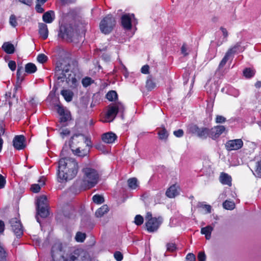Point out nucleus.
Listing matches in <instances>:
<instances>
[{
  "mask_svg": "<svg viewBox=\"0 0 261 261\" xmlns=\"http://www.w3.org/2000/svg\"><path fill=\"white\" fill-rule=\"evenodd\" d=\"M245 50V46L242 45V42H237L235 45L230 48L227 52L229 53L231 56L236 53L243 52Z\"/></svg>",
  "mask_w": 261,
  "mask_h": 261,
  "instance_id": "nucleus-18",
  "label": "nucleus"
},
{
  "mask_svg": "<svg viewBox=\"0 0 261 261\" xmlns=\"http://www.w3.org/2000/svg\"><path fill=\"white\" fill-rule=\"evenodd\" d=\"M226 121V118L221 115H217L216 118V122L217 123H222Z\"/></svg>",
  "mask_w": 261,
  "mask_h": 261,
  "instance_id": "nucleus-49",
  "label": "nucleus"
},
{
  "mask_svg": "<svg viewBox=\"0 0 261 261\" xmlns=\"http://www.w3.org/2000/svg\"><path fill=\"white\" fill-rule=\"evenodd\" d=\"M197 257L199 261H204L206 258V256L203 252H199Z\"/></svg>",
  "mask_w": 261,
  "mask_h": 261,
  "instance_id": "nucleus-52",
  "label": "nucleus"
},
{
  "mask_svg": "<svg viewBox=\"0 0 261 261\" xmlns=\"http://www.w3.org/2000/svg\"><path fill=\"white\" fill-rule=\"evenodd\" d=\"M214 228L211 225H207L206 227H202L201 229V233L205 235L206 240H210L211 238V233Z\"/></svg>",
  "mask_w": 261,
  "mask_h": 261,
  "instance_id": "nucleus-26",
  "label": "nucleus"
},
{
  "mask_svg": "<svg viewBox=\"0 0 261 261\" xmlns=\"http://www.w3.org/2000/svg\"><path fill=\"white\" fill-rule=\"evenodd\" d=\"M254 174L258 177H261V160L256 163V169Z\"/></svg>",
  "mask_w": 261,
  "mask_h": 261,
  "instance_id": "nucleus-41",
  "label": "nucleus"
},
{
  "mask_svg": "<svg viewBox=\"0 0 261 261\" xmlns=\"http://www.w3.org/2000/svg\"><path fill=\"white\" fill-rule=\"evenodd\" d=\"M12 231L17 237H21L23 234V229L21 224L16 218H12L10 220Z\"/></svg>",
  "mask_w": 261,
  "mask_h": 261,
  "instance_id": "nucleus-9",
  "label": "nucleus"
},
{
  "mask_svg": "<svg viewBox=\"0 0 261 261\" xmlns=\"http://www.w3.org/2000/svg\"><path fill=\"white\" fill-rule=\"evenodd\" d=\"M188 131L202 139H205L208 137H210V129L207 127H199L196 125L191 124L188 127Z\"/></svg>",
  "mask_w": 261,
  "mask_h": 261,
  "instance_id": "nucleus-6",
  "label": "nucleus"
},
{
  "mask_svg": "<svg viewBox=\"0 0 261 261\" xmlns=\"http://www.w3.org/2000/svg\"><path fill=\"white\" fill-rule=\"evenodd\" d=\"M177 188L178 187L175 185H173L170 187L166 192V196L169 198H172L178 195L179 194V192Z\"/></svg>",
  "mask_w": 261,
  "mask_h": 261,
  "instance_id": "nucleus-20",
  "label": "nucleus"
},
{
  "mask_svg": "<svg viewBox=\"0 0 261 261\" xmlns=\"http://www.w3.org/2000/svg\"><path fill=\"white\" fill-rule=\"evenodd\" d=\"M38 28L40 37L43 40L46 39L48 36V30L47 25L44 23H39Z\"/></svg>",
  "mask_w": 261,
  "mask_h": 261,
  "instance_id": "nucleus-17",
  "label": "nucleus"
},
{
  "mask_svg": "<svg viewBox=\"0 0 261 261\" xmlns=\"http://www.w3.org/2000/svg\"><path fill=\"white\" fill-rule=\"evenodd\" d=\"M8 66L11 70L14 71L16 69L15 62L14 61H9L8 63Z\"/></svg>",
  "mask_w": 261,
  "mask_h": 261,
  "instance_id": "nucleus-54",
  "label": "nucleus"
},
{
  "mask_svg": "<svg viewBox=\"0 0 261 261\" xmlns=\"http://www.w3.org/2000/svg\"><path fill=\"white\" fill-rule=\"evenodd\" d=\"M55 77L56 84L55 88L57 89L58 86H61V83L65 82L71 87H75L77 80L75 73L70 70V65L69 64H58L55 68Z\"/></svg>",
  "mask_w": 261,
  "mask_h": 261,
  "instance_id": "nucleus-1",
  "label": "nucleus"
},
{
  "mask_svg": "<svg viewBox=\"0 0 261 261\" xmlns=\"http://www.w3.org/2000/svg\"><path fill=\"white\" fill-rule=\"evenodd\" d=\"M220 30H221L223 35L224 36V38L225 39V40H224L223 41H226V38L227 37V36L228 35V32H227L226 29L223 27H221Z\"/></svg>",
  "mask_w": 261,
  "mask_h": 261,
  "instance_id": "nucleus-58",
  "label": "nucleus"
},
{
  "mask_svg": "<svg viewBox=\"0 0 261 261\" xmlns=\"http://www.w3.org/2000/svg\"><path fill=\"white\" fill-rule=\"evenodd\" d=\"M9 23L13 28H15L17 25V21L16 17L15 15L12 14L9 18Z\"/></svg>",
  "mask_w": 261,
  "mask_h": 261,
  "instance_id": "nucleus-43",
  "label": "nucleus"
},
{
  "mask_svg": "<svg viewBox=\"0 0 261 261\" xmlns=\"http://www.w3.org/2000/svg\"><path fill=\"white\" fill-rule=\"evenodd\" d=\"M83 173L82 187L85 189H90L94 187L99 179V174L95 169L86 167L82 169Z\"/></svg>",
  "mask_w": 261,
  "mask_h": 261,
  "instance_id": "nucleus-4",
  "label": "nucleus"
},
{
  "mask_svg": "<svg viewBox=\"0 0 261 261\" xmlns=\"http://www.w3.org/2000/svg\"><path fill=\"white\" fill-rule=\"evenodd\" d=\"M231 56V55L229 54V53H228L227 51L225 54V55L220 62L219 65V68H221L224 67V66L226 64L227 62L228 61L229 57Z\"/></svg>",
  "mask_w": 261,
  "mask_h": 261,
  "instance_id": "nucleus-39",
  "label": "nucleus"
},
{
  "mask_svg": "<svg viewBox=\"0 0 261 261\" xmlns=\"http://www.w3.org/2000/svg\"><path fill=\"white\" fill-rule=\"evenodd\" d=\"M135 19L134 14H126L121 17V24L123 28L126 30H129L132 28V19Z\"/></svg>",
  "mask_w": 261,
  "mask_h": 261,
  "instance_id": "nucleus-12",
  "label": "nucleus"
},
{
  "mask_svg": "<svg viewBox=\"0 0 261 261\" xmlns=\"http://www.w3.org/2000/svg\"><path fill=\"white\" fill-rule=\"evenodd\" d=\"M127 184L129 188L135 190L139 187V183L136 177L130 178L127 180Z\"/></svg>",
  "mask_w": 261,
  "mask_h": 261,
  "instance_id": "nucleus-30",
  "label": "nucleus"
},
{
  "mask_svg": "<svg viewBox=\"0 0 261 261\" xmlns=\"http://www.w3.org/2000/svg\"><path fill=\"white\" fill-rule=\"evenodd\" d=\"M55 13L53 11H49L44 13L42 16L43 21L46 23H51L55 19Z\"/></svg>",
  "mask_w": 261,
  "mask_h": 261,
  "instance_id": "nucleus-22",
  "label": "nucleus"
},
{
  "mask_svg": "<svg viewBox=\"0 0 261 261\" xmlns=\"http://www.w3.org/2000/svg\"><path fill=\"white\" fill-rule=\"evenodd\" d=\"M6 183L5 178L1 174H0V189L5 187Z\"/></svg>",
  "mask_w": 261,
  "mask_h": 261,
  "instance_id": "nucleus-51",
  "label": "nucleus"
},
{
  "mask_svg": "<svg viewBox=\"0 0 261 261\" xmlns=\"http://www.w3.org/2000/svg\"><path fill=\"white\" fill-rule=\"evenodd\" d=\"M86 235L85 233L77 232L76 234L75 239L78 242H83L86 239Z\"/></svg>",
  "mask_w": 261,
  "mask_h": 261,
  "instance_id": "nucleus-40",
  "label": "nucleus"
},
{
  "mask_svg": "<svg viewBox=\"0 0 261 261\" xmlns=\"http://www.w3.org/2000/svg\"><path fill=\"white\" fill-rule=\"evenodd\" d=\"M47 59V57L43 54H39L37 56V61L40 63L46 62Z\"/></svg>",
  "mask_w": 261,
  "mask_h": 261,
  "instance_id": "nucleus-44",
  "label": "nucleus"
},
{
  "mask_svg": "<svg viewBox=\"0 0 261 261\" xmlns=\"http://www.w3.org/2000/svg\"><path fill=\"white\" fill-rule=\"evenodd\" d=\"M163 222V219L161 217L153 218L146 222L145 225L148 231L153 232L156 231Z\"/></svg>",
  "mask_w": 261,
  "mask_h": 261,
  "instance_id": "nucleus-8",
  "label": "nucleus"
},
{
  "mask_svg": "<svg viewBox=\"0 0 261 261\" xmlns=\"http://www.w3.org/2000/svg\"><path fill=\"white\" fill-rule=\"evenodd\" d=\"M19 1L29 6H31L32 4V0H19Z\"/></svg>",
  "mask_w": 261,
  "mask_h": 261,
  "instance_id": "nucleus-61",
  "label": "nucleus"
},
{
  "mask_svg": "<svg viewBox=\"0 0 261 261\" xmlns=\"http://www.w3.org/2000/svg\"><path fill=\"white\" fill-rule=\"evenodd\" d=\"M106 98L109 101H114L118 98L117 93L116 91L112 90L109 91L106 95Z\"/></svg>",
  "mask_w": 261,
  "mask_h": 261,
  "instance_id": "nucleus-35",
  "label": "nucleus"
},
{
  "mask_svg": "<svg viewBox=\"0 0 261 261\" xmlns=\"http://www.w3.org/2000/svg\"><path fill=\"white\" fill-rule=\"evenodd\" d=\"M78 138L79 140L84 142L86 144V147H87V149L90 148V147H92V143L91 142L90 139H89L88 137H86L83 134H74L72 137H71V144L70 146H71V144H74V142L73 140H75V139Z\"/></svg>",
  "mask_w": 261,
  "mask_h": 261,
  "instance_id": "nucleus-14",
  "label": "nucleus"
},
{
  "mask_svg": "<svg viewBox=\"0 0 261 261\" xmlns=\"http://www.w3.org/2000/svg\"><path fill=\"white\" fill-rule=\"evenodd\" d=\"M61 94L67 102H70L72 100L74 95L73 92L68 89L62 90L61 91Z\"/></svg>",
  "mask_w": 261,
  "mask_h": 261,
  "instance_id": "nucleus-24",
  "label": "nucleus"
},
{
  "mask_svg": "<svg viewBox=\"0 0 261 261\" xmlns=\"http://www.w3.org/2000/svg\"><path fill=\"white\" fill-rule=\"evenodd\" d=\"M7 253L3 246L0 242V261H7Z\"/></svg>",
  "mask_w": 261,
  "mask_h": 261,
  "instance_id": "nucleus-33",
  "label": "nucleus"
},
{
  "mask_svg": "<svg viewBox=\"0 0 261 261\" xmlns=\"http://www.w3.org/2000/svg\"><path fill=\"white\" fill-rule=\"evenodd\" d=\"M73 151L76 155L79 156H84L88 153L89 149H81L80 147H78Z\"/></svg>",
  "mask_w": 261,
  "mask_h": 261,
  "instance_id": "nucleus-34",
  "label": "nucleus"
},
{
  "mask_svg": "<svg viewBox=\"0 0 261 261\" xmlns=\"http://www.w3.org/2000/svg\"><path fill=\"white\" fill-rule=\"evenodd\" d=\"M167 251L171 252L175 251L177 249L176 245L174 243H168L166 244Z\"/></svg>",
  "mask_w": 261,
  "mask_h": 261,
  "instance_id": "nucleus-42",
  "label": "nucleus"
},
{
  "mask_svg": "<svg viewBox=\"0 0 261 261\" xmlns=\"http://www.w3.org/2000/svg\"><path fill=\"white\" fill-rule=\"evenodd\" d=\"M115 107H116V108L117 109V110L118 112H123L124 110V106L123 105L120 103V102H118L117 103H116L115 105Z\"/></svg>",
  "mask_w": 261,
  "mask_h": 261,
  "instance_id": "nucleus-50",
  "label": "nucleus"
},
{
  "mask_svg": "<svg viewBox=\"0 0 261 261\" xmlns=\"http://www.w3.org/2000/svg\"><path fill=\"white\" fill-rule=\"evenodd\" d=\"M36 10L38 13H42L44 12V9L41 7L40 4H37L36 6Z\"/></svg>",
  "mask_w": 261,
  "mask_h": 261,
  "instance_id": "nucleus-60",
  "label": "nucleus"
},
{
  "mask_svg": "<svg viewBox=\"0 0 261 261\" xmlns=\"http://www.w3.org/2000/svg\"><path fill=\"white\" fill-rule=\"evenodd\" d=\"M69 134L70 131L67 128L62 129V131L60 132V135L62 136V138H64V137L69 135Z\"/></svg>",
  "mask_w": 261,
  "mask_h": 261,
  "instance_id": "nucleus-56",
  "label": "nucleus"
},
{
  "mask_svg": "<svg viewBox=\"0 0 261 261\" xmlns=\"http://www.w3.org/2000/svg\"><path fill=\"white\" fill-rule=\"evenodd\" d=\"M92 199L94 203L98 204H101L105 201L103 197L98 194L94 195L92 197Z\"/></svg>",
  "mask_w": 261,
  "mask_h": 261,
  "instance_id": "nucleus-38",
  "label": "nucleus"
},
{
  "mask_svg": "<svg viewBox=\"0 0 261 261\" xmlns=\"http://www.w3.org/2000/svg\"><path fill=\"white\" fill-rule=\"evenodd\" d=\"M117 136L112 132L105 133L101 136V139L106 143L111 144L117 139Z\"/></svg>",
  "mask_w": 261,
  "mask_h": 261,
  "instance_id": "nucleus-16",
  "label": "nucleus"
},
{
  "mask_svg": "<svg viewBox=\"0 0 261 261\" xmlns=\"http://www.w3.org/2000/svg\"><path fill=\"white\" fill-rule=\"evenodd\" d=\"M37 215L36 216V218L37 222L40 223L38 215L41 218H46L49 214L47 206L37 207Z\"/></svg>",
  "mask_w": 261,
  "mask_h": 261,
  "instance_id": "nucleus-19",
  "label": "nucleus"
},
{
  "mask_svg": "<svg viewBox=\"0 0 261 261\" xmlns=\"http://www.w3.org/2000/svg\"><path fill=\"white\" fill-rule=\"evenodd\" d=\"M109 210V209L107 205H103L96 211L95 216L97 218H100L107 213Z\"/></svg>",
  "mask_w": 261,
  "mask_h": 261,
  "instance_id": "nucleus-28",
  "label": "nucleus"
},
{
  "mask_svg": "<svg viewBox=\"0 0 261 261\" xmlns=\"http://www.w3.org/2000/svg\"><path fill=\"white\" fill-rule=\"evenodd\" d=\"M116 25V20L112 14H108L100 21L99 28L100 31L105 34H109L113 30Z\"/></svg>",
  "mask_w": 261,
  "mask_h": 261,
  "instance_id": "nucleus-5",
  "label": "nucleus"
},
{
  "mask_svg": "<svg viewBox=\"0 0 261 261\" xmlns=\"http://www.w3.org/2000/svg\"><path fill=\"white\" fill-rule=\"evenodd\" d=\"M74 29L71 25L68 24L61 25L58 34L59 37L67 41H72Z\"/></svg>",
  "mask_w": 261,
  "mask_h": 261,
  "instance_id": "nucleus-7",
  "label": "nucleus"
},
{
  "mask_svg": "<svg viewBox=\"0 0 261 261\" xmlns=\"http://www.w3.org/2000/svg\"><path fill=\"white\" fill-rule=\"evenodd\" d=\"M42 206H48L47 198L44 195H42L39 197L37 201V207Z\"/></svg>",
  "mask_w": 261,
  "mask_h": 261,
  "instance_id": "nucleus-31",
  "label": "nucleus"
},
{
  "mask_svg": "<svg viewBox=\"0 0 261 261\" xmlns=\"http://www.w3.org/2000/svg\"><path fill=\"white\" fill-rule=\"evenodd\" d=\"M56 111L60 116V121L61 122H66L71 119V115L69 111L65 110L64 108L60 105H57L56 106Z\"/></svg>",
  "mask_w": 261,
  "mask_h": 261,
  "instance_id": "nucleus-11",
  "label": "nucleus"
},
{
  "mask_svg": "<svg viewBox=\"0 0 261 261\" xmlns=\"http://www.w3.org/2000/svg\"><path fill=\"white\" fill-rule=\"evenodd\" d=\"M187 261H195V256L193 253H188L186 256Z\"/></svg>",
  "mask_w": 261,
  "mask_h": 261,
  "instance_id": "nucleus-55",
  "label": "nucleus"
},
{
  "mask_svg": "<svg viewBox=\"0 0 261 261\" xmlns=\"http://www.w3.org/2000/svg\"><path fill=\"white\" fill-rule=\"evenodd\" d=\"M158 134L160 139L166 140L168 138L169 134L164 126L158 128Z\"/></svg>",
  "mask_w": 261,
  "mask_h": 261,
  "instance_id": "nucleus-29",
  "label": "nucleus"
},
{
  "mask_svg": "<svg viewBox=\"0 0 261 261\" xmlns=\"http://www.w3.org/2000/svg\"><path fill=\"white\" fill-rule=\"evenodd\" d=\"M225 130L223 125H218L210 129V138L215 139L218 138Z\"/></svg>",
  "mask_w": 261,
  "mask_h": 261,
  "instance_id": "nucleus-15",
  "label": "nucleus"
},
{
  "mask_svg": "<svg viewBox=\"0 0 261 261\" xmlns=\"http://www.w3.org/2000/svg\"><path fill=\"white\" fill-rule=\"evenodd\" d=\"M41 187L39 184H33L32 185L31 190L34 193H38L40 191Z\"/></svg>",
  "mask_w": 261,
  "mask_h": 261,
  "instance_id": "nucleus-47",
  "label": "nucleus"
},
{
  "mask_svg": "<svg viewBox=\"0 0 261 261\" xmlns=\"http://www.w3.org/2000/svg\"><path fill=\"white\" fill-rule=\"evenodd\" d=\"M143 221L144 219L142 216L140 215H137L136 216L134 222L137 225H141L143 224Z\"/></svg>",
  "mask_w": 261,
  "mask_h": 261,
  "instance_id": "nucleus-45",
  "label": "nucleus"
},
{
  "mask_svg": "<svg viewBox=\"0 0 261 261\" xmlns=\"http://www.w3.org/2000/svg\"><path fill=\"white\" fill-rule=\"evenodd\" d=\"M155 87L156 83L155 82V80L151 75L148 76L146 82V89L148 91H151L152 90L154 89Z\"/></svg>",
  "mask_w": 261,
  "mask_h": 261,
  "instance_id": "nucleus-25",
  "label": "nucleus"
},
{
  "mask_svg": "<svg viewBox=\"0 0 261 261\" xmlns=\"http://www.w3.org/2000/svg\"><path fill=\"white\" fill-rule=\"evenodd\" d=\"M2 49L7 54H12L14 53V45L10 42H5L2 47Z\"/></svg>",
  "mask_w": 261,
  "mask_h": 261,
  "instance_id": "nucleus-27",
  "label": "nucleus"
},
{
  "mask_svg": "<svg viewBox=\"0 0 261 261\" xmlns=\"http://www.w3.org/2000/svg\"><path fill=\"white\" fill-rule=\"evenodd\" d=\"M51 253L53 261H90L89 256L86 253H80L79 250L75 251L68 256H65L62 244L59 242L54 244Z\"/></svg>",
  "mask_w": 261,
  "mask_h": 261,
  "instance_id": "nucleus-3",
  "label": "nucleus"
},
{
  "mask_svg": "<svg viewBox=\"0 0 261 261\" xmlns=\"http://www.w3.org/2000/svg\"><path fill=\"white\" fill-rule=\"evenodd\" d=\"M187 45L185 44L182 45L181 48V51L182 54H183L185 56H187L188 53H187Z\"/></svg>",
  "mask_w": 261,
  "mask_h": 261,
  "instance_id": "nucleus-59",
  "label": "nucleus"
},
{
  "mask_svg": "<svg viewBox=\"0 0 261 261\" xmlns=\"http://www.w3.org/2000/svg\"><path fill=\"white\" fill-rule=\"evenodd\" d=\"M4 228H5L4 222L3 221L0 220V233H2L4 231Z\"/></svg>",
  "mask_w": 261,
  "mask_h": 261,
  "instance_id": "nucleus-64",
  "label": "nucleus"
},
{
  "mask_svg": "<svg viewBox=\"0 0 261 261\" xmlns=\"http://www.w3.org/2000/svg\"><path fill=\"white\" fill-rule=\"evenodd\" d=\"M114 256L117 261H121L123 259V255L119 251L115 252Z\"/></svg>",
  "mask_w": 261,
  "mask_h": 261,
  "instance_id": "nucleus-48",
  "label": "nucleus"
},
{
  "mask_svg": "<svg viewBox=\"0 0 261 261\" xmlns=\"http://www.w3.org/2000/svg\"><path fill=\"white\" fill-rule=\"evenodd\" d=\"M78 165L75 160L72 158H64L59 161L58 180L62 182L71 179L77 174Z\"/></svg>",
  "mask_w": 261,
  "mask_h": 261,
  "instance_id": "nucleus-2",
  "label": "nucleus"
},
{
  "mask_svg": "<svg viewBox=\"0 0 261 261\" xmlns=\"http://www.w3.org/2000/svg\"><path fill=\"white\" fill-rule=\"evenodd\" d=\"M36 70V66L32 63H29L25 66V71L28 73H33L35 72Z\"/></svg>",
  "mask_w": 261,
  "mask_h": 261,
  "instance_id": "nucleus-32",
  "label": "nucleus"
},
{
  "mask_svg": "<svg viewBox=\"0 0 261 261\" xmlns=\"http://www.w3.org/2000/svg\"><path fill=\"white\" fill-rule=\"evenodd\" d=\"M243 74L245 76L249 78L253 76L254 73L250 68H246L244 70Z\"/></svg>",
  "mask_w": 261,
  "mask_h": 261,
  "instance_id": "nucleus-46",
  "label": "nucleus"
},
{
  "mask_svg": "<svg viewBox=\"0 0 261 261\" xmlns=\"http://www.w3.org/2000/svg\"><path fill=\"white\" fill-rule=\"evenodd\" d=\"M219 180L223 185H231V177L225 173H221L219 177Z\"/></svg>",
  "mask_w": 261,
  "mask_h": 261,
  "instance_id": "nucleus-21",
  "label": "nucleus"
},
{
  "mask_svg": "<svg viewBox=\"0 0 261 261\" xmlns=\"http://www.w3.org/2000/svg\"><path fill=\"white\" fill-rule=\"evenodd\" d=\"M243 145L241 139H234L228 141L225 144L226 149L228 151L236 150L240 149Z\"/></svg>",
  "mask_w": 261,
  "mask_h": 261,
  "instance_id": "nucleus-10",
  "label": "nucleus"
},
{
  "mask_svg": "<svg viewBox=\"0 0 261 261\" xmlns=\"http://www.w3.org/2000/svg\"><path fill=\"white\" fill-rule=\"evenodd\" d=\"M25 139L23 135L16 136L13 140V146L17 150H21L25 147Z\"/></svg>",
  "mask_w": 261,
  "mask_h": 261,
  "instance_id": "nucleus-13",
  "label": "nucleus"
},
{
  "mask_svg": "<svg viewBox=\"0 0 261 261\" xmlns=\"http://www.w3.org/2000/svg\"><path fill=\"white\" fill-rule=\"evenodd\" d=\"M206 211L207 213H211L212 207L210 205L205 204L204 205V208Z\"/></svg>",
  "mask_w": 261,
  "mask_h": 261,
  "instance_id": "nucleus-62",
  "label": "nucleus"
},
{
  "mask_svg": "<svg viewBox=\"0 0 261 261\" xmlns=\"http://www.w3.org/2000/svg\"><path fill=\"white\" fill-rule=\"evenodd\" d=\"M149 67L147 65H144L141 68V72L144 74H147L149 72Z\"/></svg>",
  "mask_w": 261,
  "mask_h": 261,
  "instance_id": "nucleus-57",
  "label": "nucleus"
},
{
  "mask_svg": "<svg viewBox=\"0 0 261 261\" xmlns=\"http://www.w3.org/2000/svg\"><path fill=\"white\" fill-rule=\"evenodd\" d=\"M173 134L176 137H181L184 135V131L181 129H179L177 130H175L173 132Z\"/></svg>",
  "mask_w": 261,
  "mask_h": 261,
  "instance_id": "nucleus-53",
  "label": "nucleus"
},
{
  "mask_svg": "<svg viewBox=\"0 0 261 261\" xmlns=\"http://www.w3.org/2000/svg\"><path fill=\"white\" fill-rule=\"evenodd\" d=\"M223 206L225 209L232 210L235 207V204L233 201L226 200L223 203Z\"/></svg>",
  "mask_w": 261,
  "mask_h": 261,
  "instance_id": "nucleus-36",
  "label": "nucleus"
},
{
  "mask_svg": "<svg viewBox=\"0 0 261 261\" xmlns=\"http://www.w3.org/2000/svg\"><path fill=\"white\" fill-rule=\"evenodd\" d=\"M118 111L115 105L110 106L107 113V119H112V120L116 117Z\"/></svg>",
  "mask_w": 261,
  "mask_h": 261,
  "instance_id": "nucleus-23",
  "label": "nucleus"
},
{
  "mask_svg": "<svg viewBox=\"0 0 261 261\" xmlns=\"http://www.w3.org/2000/svg\"><path fill=\"white\" fill-rule=\"evenodd\" d=\"M5 133V128L3 124L0 123V137L4 135Z\"/></svg>",
  "mask_w": 261,
  "mask_h": 261,
  "instance_id": "nucleus-63",
  "label": "nucleus"
},
{
  "mask_svg": "<svg viewBox=\"0 0 261 261\" xmlns=\"http://www.w3.org/2000/svg\"><path fill=\"white\" fill-rule=\"evenodd\" d=\"M94 82V81L90 77H85L82 80V83L84 87L87 88Z\"/></svg>",
  "mask_w": 261,
  "mask_h": 261,
  "instance_id": "nucleus-37",
  "label": "nucleus"
}]
</instances>
